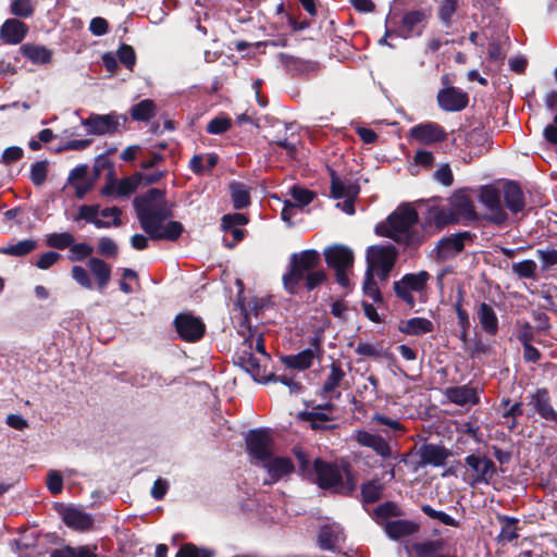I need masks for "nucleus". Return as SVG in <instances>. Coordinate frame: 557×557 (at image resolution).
Listing matches in <instances>:
<instances>
[{
	"label": "nucleus",
	"instance_id": "4be33fe9",
	"mask_svg": "<svg viewBox=\"0 0 557 557\" xmlns=\"http://www.w3.org/2000/svg\"><path fill=\"white\" fill-rule=\"evenodd\" d=\"M324 259L329 268L337 271L351 268L355 257L350 248L343 245H335L324 250Z\"/></svg>",
	"mask_w": 557,
	"mask_h": 557
},
{
	"label": "nucleus",
	"instance_id": "5701e85b",
	"mask_svg": "<svg viewBox=\"0 0 557 557\" xmlns=\"http://www.w3.org/2000/svg\"><path fill=\"white\" fill-rule=\"evenodd\" d=\"M511 48V41L506 30L503 28L493 32L490 38V65L492 63H499L503 66L504 60ZM492 67L490 66V73Z\"/></svg>",
	"mask_w": 557,
	"mask_h": 557
},
{
	"label": "nucleus",
	"instance_id": "f3484780",
	"mask_svg": "<svg viewBox=\"0 0 557 557\" xmlns=\"http://www.w3.org/2000/svg\"><path fill=\"white\" fill-rule=\"evenodd\" d=\"M448 207L456 218V224L470 222L476 219L472 198L465 190L455 191L448 199Z\"/></svg>",
	"mask_w": 557,
	"mask_h": 557
},
{
	"label": "nucleus",
	"instance_id": "a19ab883",
	"mask_svg": "<svg viewBox=\"0 0 557 557\" xmlns=\"http://www.w3.org/2000/svg\"><path fill=\"white\" fill-rule=\"evenodd\" d=\"M384 484L379 479H372L360 486L361 503L374 504L383 497Z\"/></svg>",
	"mask_w": 557,
	"mask_h": 557
},
{
	"label": "nucleus",
	"instance_id": "5fc2aeb1",
	"mask_svg": "<svg viewBox=\"0 0 557 557\" xmlns=\"http://www.w3.org/2000/svg\"><path fill=\"white\" fill-rule=\"evenodd\" d=\"M457 0H442L438 7L437 15L446 27H450L453 15L457 10Z\"/></svg>",
	"mask_w": 557,
	"mask_h": 557
},
{
	"label": "nucleus",
	"instance_id": "4468645a",
	"mask_svg": "<svg viewBox=\"0 0 557 557\" xmlns=\"http://www.w3.org/2000/svg\"><path fill=\"white\" fill-rule=\"evenodd\" d=\"M449 224H456V218L448 205L440 206L435 200H428L426 210L422 216L423 232L428 235V228L435 227L436 231H441Z\"/></svg>",
	"mask_w": 557,
	"mask_h": 557
},
{
	"label": "nucleus",
	"instance_id": "f8f14e48",
	"mask_svg": "<svg viewBox=\"0 0 557 557\" xmlns=\"http://www.w3.org/2000/svg\"><path fill=\"white\" fill-rule=\"evenodd\" d=\"M53 507L67 528L77 532H88L94 529L92 515L84 511L81 507L63 503H55Z\"/></svg>",
	"mask_w": 557,
	"mask_h": 557
},
{
	"label": "nucleus",
	"instance_id": "0e129e2a",
	"mask_svg": "<svg viewBox=\"0 0 557 557\" xmlns=\"http://www.w3.org/2000/svg\"><path fill=\"white\" fill-rule=\"evenodd\" d=\"M456 312L458 317V324L460 326L459 338L463 344H468L470 320L468 312L462 308L460 304H456Z\"/></svg>",
	"mask_w": 557,
	"mask_h": 557
},
{
	"label": "nucleus",
	"instance_id": "4c0bfd02",
	"mask_svg": "<svg viewBox=\"0 0 557 557\" xmlns=\"http://www.w3.org/2000/svg\"><path fill=\"white\" fill-rule=\"evenodd\" d=\"M445 395L449 401L459 406L476 404L479 401L474 388L467 385L448 387L445 391Z\"/></svg>",
	"mask_w": 557,
	"mask_h": 557
},
{
	"label": "nucleus",
	"instance_id": "dca6fc26",
	"mask_svg": "<svg viewBox=\"0 0 557 557\" xmlns=\"http://www.w3.org/2000/svg\"><path fill=\"white\" fill-rule=\"evenodd\" d=\"M409 135L413 140L425 146L442 143L447 138L446 131L436 122L417 124L409 129Z\"/></svg>",
	"mask_w": 557,
	"mask_h": 557
},
{
	"label": "nucleus",
	"instance_id": "473e14b6",
	"mask_svg": "<svg viewBox=\"0 0 557 557\" xmlns=\"http://www.w3.org/2000/svg\"><path fill=\"white\" fill-rule=\"evenodd\" d=\"M297 418L300 421L309 422L310 429L313 431H331L337 428L336 424L326 423L332 421L333 418L329 413L322 411L304 410L298 412Z\"/></svg>",
	"mask_w": 557,
	"mask_h": 557
},
{
	"label": "nucleus",
	"instance_id": "393cba45",
	"mask_svg": "<svg viewBox=\"0 0 557 557\" xmlns=\"http://www.w3.org/2000/svg\"><path fill=\"white\" fill-rule=\"evenodd\" d=\"M28 33V26L18 18H8L0 26V40L7 45L21 44Z\"/></svg>",
	"mask_w": 557,
	"mask_h": 557
},
{
	"label": "nucleus",
	"instance_id": "338daca9",
	"mask_svg": "<svg viewBox=\"0 0 557 557\" xmlns=\"http://www.w3.org/2000/svg\"><path fill=\"white\" fill-rule=\"evenodd\" d=\"M523 414L522 403L518 401L511 405L508 409H505L502 417L506 419L504 423L507 424L509 430H513L517 426L516 419Z\"/></svg>",
	"mask_w": 557,
	"mask_h": 557
},
{
	"label": "nucleus",
	"instance_id": "3c124183",
	"mask_svg": "<svg viewBox=\"0 0 557 557\" xmlns=\"http://www.w3.org/2000/svg\"><path fill=\"white\" fill-rule=\"evenodd\" d=\"M536 269L537 265L535 261L531 259H525L512 264L513 273L517 274L520 278L536 280Z\"/></svg>",
	"mask_w": 557,
	"mask_h": 557
},
{
	"label": "nucleus",
	"instance_id": "8fccbe9b",
	"mask_svg": "<svg viewBox=\"0 0 557 557\" xmlns=\"http://www.w3.org/2000/svg\"><path fill=\"white\" fill-rule=\"evenodd\" d=\"M74 240L75 238L71 233H51L47 235L46 244L48 247L62 250L72 246Z\"/></svg>",
	"mask_w": 557,
	"mask_h": 557
},
{
	"label": "nucleus",
	"instance_id": "79ce46f5",
	"mask_svg": "<svg viewBox=\"0 0 557 557\" xmlns=\"http://www.w3.org/2000/svg\"><path fill=\"white\" fill-rule=\"evenodd\" d=\"M96 550V545H82L77 547L64 545L50 552V557H98Z\"/></svg>",
	"mask_w": 557,
	"mask_h": 557
},
{
	"label": "nucleus",
	"instance_id": "6e6552de",
	"mask_svg": "<svg viewBox=\"0 0 557 557\" xmlns=\"http://www.w3.org/2000/svg\"><path fill=\"white\" fill-rule=\"evenodd\" d=\"M246 451L256 462L265 463L273 457V438L268 429H252L245 435Z\"/></svg>",
	"mask_w": 557,
	"mask_h": 557
},
{
	"label": "nucleus",
	"instance_id": "bf43d9fd",
	"mask_svg": "<svg viewBox=\"0 0 557 557\" xmlns=\"http://www.w3.org/2000/svg\"><path fill=\"white\" fill-rule=\"evenodd\" d=\"M442 548V541H425L414 545V552L419 557H434Z\"/></svg>",
	"mask_w": 557,
	"mask_h": 557
},
{
	"label": "nucleus",
	"instance_id": "1a4fd4ad",
	"mask_svg": "<svg viewBox=\"0 0 557 557\" xmlns=\"http://www.w3.org/2000/svg\"><path fill=\"white\" fill-rule=\"evenodd\" d=\"M398 251L393 245H373L367 250L368 269L376 271L377 275L385 280L395 265Z\"/></svg>",
	"mask_w": 557,
	"mask_h": 557
},
{
	"label": "nucleus",
	"instance_id": "c9c22d12",
	"mask_svg": "<svg viewBox=\"0 0 557 557\" xmlns=\"http://www.w3.org/2000/svg\"><path fill=\"white\" fill-rule=\"evenodd\" d=\"M345 375L346 373L342 369L341 363L333 361L330 366V373L318 395L322 398H327L339 386Z\"/></svg>",
	"mask_w": 557,
	"mask_h": 557
},
{
	"label": "nucleus",
	"instance_id": "ea45409f",
	"mask_svg": "<svg viewBox=\"0 0 557 557\" xmlns=\"http://www.w3.org/2000/svg\"><path fill=\"white\" fill-rule=\"evenodd\" d=\"M430 16L429 12L424 9L412 10L407 12L400 24V30L404 37L410 36L418 25L424 23Z\"/></svg>",
	"mask_w": 557,
	"mask_h": 557
},
{
	"label": "nucleus",
	"instance_id": "a878e982",
	"mask_svg": "<svg viewBox=\"0 0 557 557\" xmlns=\"http://www.w3.org/2000/svg\"><path fill=\"white\" fill-rule=\"evenodd\" d=\"M235 363L249 373L257 382L263 383L268 374L264 366L253 356L250 349H244L236 355Z\"/></svg>",
	"mask_w": 557,
	"mask_h": 557
},
{
	"label": "nucleus",
	"instance_id": "37998d69",
	"mask_svg": "<svg viewBox=\"0 0 557 557\" xmlns=\"http://www.w3.org/2000/svg\"><path fill=\"white\" fill-rule=\"evenodd\" d=\"M157 114V106L151 99H144L134 104L129 110L132 120L137 122H149Z\"/></svg>",
	"mask_w": 557,
	"mask_h": 557
},
{
	"label": "nucleus",
	"instance_id": "cd10ccee",
	"mask_svg": "<svg viewBox=\"0 0 557 557\" xmlns=\"http://www.w3.org/2000/svg\"><path fill=\"white\" fill-rule=\"evenodd\" d=\"M468 236V232H462L440 239L436 244L437 258L445 260L461 252L465 248V238Z\"/></svg>",
	"mask_w": 557,
	"mask_h": 557
},
{
	"label": "nucleus",
	"instance_id": "9b49d317",
	"mask_svg": "<svg viewBox=\"0 0 557 557\" xmlns=\"http://www.w3.org/2000/svg\"><path fill=\"white\" fill-rule=\"evenodd\" d=\"M178 337L186 343L200 342L207 332L206 323L191 312H180L173 320Z\"/></svg>",
	"mask_w": 557,
	"mask_h": 557
},
{
	"label": "nucleus",
	"instance_id": "bb28decb",
	"mask_svg": "<svg viewBox=\"0 0 557 557\" xmlns=\"http://www.w3.org/2000/svg\"><path fill=\"white\" fill-rule=\"evenodd\" d=\"M419 456L421 466L442 467L449 458L450 451L442 445L429 443L421 446Z\"/></svg>",
	"mask_w": 557,
	"mask_h": 557
},
{
	"label": "nucleus",
	"instance_id": "2eb2a0df",
	"mask_svg": "<svg viewBox=\"0 0 557 557\" xmlns=\"http://www.w3.org/2000/svg\"><path fill=\"white\" fill-rule=\"evenodd\" d=\"M82 125L86 127L90 135H111L119 131L120 115L115 112L109 114L91 113L87 119H82Z\"/></svg>",
	"mask_w": 557,
	"mask_h": 557
},
{
	"label": "nucleus",
	"instance_id": "69168bd1",
	"mask_svg": "<svg viewBox=\"0 0 557 557\" xmlns=\"http://www.w3.org/2000/svg\"><path fill=\"white\" fill-rule=\"evenodd\" d=\"M536 257L541 261L542 271H547L552 267L557 264V250L554 248L550 249H537L535 251Z\"/></svg>",
	"mask_w": 557,
	"mask_h": 557
},
{
	"label": "nucleus",
	"instance_id": "7c9ffc66",
	"mask_svg": "<svg viewBox=\"0 0 557 557\" xmlns=\"http://www.w3.org/2000/svg\"><path fill=\"white\" fill-rule=\"evenodd\" d=\"M419 529L418 523L403 519L387 521L384 525V531L387 536L395 541L410 536L417 533Z\"/></svg>",
	"mask_w": 557,
	"mask_h": 557
},
{
	"label": "nucleus",
	"instance_id": "680f3d73",
	"mask_svg": "<svg viewBox=\"0 0 557 557\" xmlns=\"http://www.w3.org/2000/svg\"><path fill=\"white\" fill-rule=\"evenodd\" d=\"M117 58L126 69L133 70L136 64V52L129 45L122 44L117 49Z\"/></svg>",
	"mask_w": 557,
	"mask_h": 557
},
{
	"label": "nucleus",
	"instance_id": "2f4dec72",
	"mask_svg": "<svg viewBox=\"0 0 557 557\" xmlns=\"http://www.w3.org/2000/svg\"><path fill=\"white\" fill-rule=\"evenodd\" d=\"M398 331L405 335L422 336L434 331V324L426 318H411L398 324Z\"/></svg>",
	"mask_w": 557,
	"mask_h": 557
},
{
	"label": "nucleus",
	"instance_id": "a211bd4d",
	"mask_svg": "<svg viewBox=\"0 0 557 557\" xmlns=\"http://www.w3.org/2000/svg\"><path fill=\"white\" fill-rule=\"evenodd\" d=\"M143 182V173L135 172L133 175L128 177L122 178L120 182L112 177V173L110 174L108 182L101 188L100 194L106 197H110L112 195L116 196H129L136 191L140 183Z\"/></svg>",
	"mask_w": 557,
	"mask_h": 557
},
{
	"label": "nucleus",
	"instance_id": "423d86ee",
	"mask_svg": "<svg viewBox=\"0 0 557 557\" xmlns=\"http://www.w3.org/2000/svg\"><path fill=\"white\" fill-rule=\"evenodd\" d=\"M330 178H331V187H330V196L333 199H342L343 202H337L336 207L339 208L346 214L352 215L356 212L355 201L360 193V186L357 182L351 181L350 178L342 180L337 172L327 168Z\"/></svg>",
	"mask_w": 557,
	"mask_h": 557
},
{
	"label": "nucleus",
	"instance_id": "864d4df0",
	"mask_svg": "<svg viewBox=\"0 0 557 557\" xmlns=\"http://www.w3.org/2000/svg\"><path fill=\"white\" fill-rule=\"evenodd\" d=\"M366 296L370 297L375 302L383 301V295L373 277V273L370 270L366 272V278L362 286Z\"/></svg>",
	"mask_w": 557,
	"mask_h": 557
},
{
	"label": "nucleus",
	"instance_id": "412c9836",
	"mask_svg": "<svg viewBox=\"0 0 557 557\" xmlns=\"http://www.w3.org/2000/svg\"><path fill=\"white\" fill-rule=\"evenodd\" d=\"M354 438L360 446L371 448L377 456L384 459L393 456L389 443L379 434H372L366 430H357L354 433Z\"/></svg>",
	"mask_w": 557,
	"mask_h": 557
},
{
	"label": "nucleus",
	"instance_id": "09e8293b",
	"mask_svg": "<svg viewBox=\"0 0 557 557\" xmlns=\"http://www.w3.org/2000/svg\"><path fill=\"white\" fill-rule=\"evenodd\" d=\"M400 516H403L401 510L399 509V507L397 506L396 503L391 502V500L379 505L373 510V519H375L377 522L380 520H386L391 517H400Z\"/></svg>",
	"mask_w": 557,
	"mask_h": 557
},
{
	"label": "nucleus",
	"instance_id": "f03ea898",
	"mask_svg": "<svg viewBox=\"0 0 557 557\" xmlns=\"http://www.w3.org/2000/svg\"><path fill=\"white\" fill-rule=\"evenodd\" d=\"M298 462V474L302 480L315 484L320 490L330 491L342 496H351L357 488L356 475L345 467H341L320 457L312 462L302 448H293Z\"/></svg>",
	"mask_w": 557,
	"mask_h": 557
},
{
	"label": "nucleus",
	"instance_id": "13d9d810",
	"mask_svg": "<svg viewBox=\"0 0 557 557\" xmlns=\"http://www.w3.org/2000/svg\"><path fill=\"white\" fill-rule=\"evenodd\" d=\"M48 175V161L40 160L32 164L30 181L35 186H41Z\"/></svg>",
	"mask_w": 557,
	"mask_h": 557
},
{
	"label": "nucleus",
	"instance_id": "ddd939ff",
	"mask_svg": "<svg viewBox=\"0 0 557 557\" xmlns=\"http://www.w3.org/2000/svg\"><path fill=\"white\" fill-rule=\"evenodd\" d=\"M492 78L496 92V100L493 101V107L495 114L500 115L498 119H495V116L493 119L495 120L496 127H500L506 124L504 115L508 111V104L512 95L511 84L505 74H493Z\"/></svg>",
	"mask_w": 557,
	"mask_h": 557
},
{
	"label": "nucleus",
	"instance_id": "c03bdc74",
	"mask_svg": "<svg viewBox=\"0 0 557 557\" xmlns=\"http://www.w3.org/2000/svg\"><path fill=\"white\" fill-rule=\"evenodd\" d=\"M318 544L323 550L335 552L338 544V532L332 525H322L318 534Z\"/></svg>",
	"mask_w": 557,
	"mask_h": 557
},
{
	"label": "nucleus",
	"instance_id": "9d476101",
	"mask_svg": "<svg viewBox=\"0 0 557 557\" xmlns=\"http://www.w3.org/2000/svg\"><path fill=\"white\" fill-rule=\"evenodd\" d=\"M323 355L322 335L315 334L309 339V348L296 355L282 356L281 360L289 369L305 371L311 368L314 359L321 361Z\"/></svg>",
	"mask_w": 557,
	"mask_h": 557
},
{
	"label": "nucleus",
	"instance_id": "052dcab7",
	"mask_svg": "<svg viewBox=\"0 0 557 557\" xmlns=\"http://www.w3.org/2000/svg\"><path fill=\"white\" fill-rule=\"evenodd\" d=\"M232 126V120L228 116H215L206 126L208 134L221 135L227 132Z\"/></svg>",
	"mask_w": 557,
	"mask_h": 557
},
{
	"label": "nucleus",
	"instance_id": "603ef678",
	"mask_svg": "<svg viewBox=\"0 0 557 557\" xmlns=\"http://www.w3.org/2000/svg\"><path fill=\"white\" fill-rule=\"evenodd\" d=\"M214 552L205 548V547H198L193 543H185L183 544L180 549L177 550L175 557H213Z\"/></svg>",
	"mask_w": 557,
	"mask_h": 557
},
{
	"label": "nucleus",
	"instance_id": "c756f323",
	"mask_svg": "<svg viewBox=\"0 0 557 557\" xmlns=\"http://www.w3.org/2000/svg\"><path fill=\"white\" fill-rule=\"evenodd\" d=\"M280 60L293 74L310 75L318 73L320 70V64L317 61L304 60L283 52L280 53Z\"/></svg>",
	"mask_w": 557,
	"mask_h": 557
},
{
	"label": "nucleus",
	"instance_id": "72a5a7b5",
	"mask_svg": "<svg viewBox=\"0 0 557 557\" xmlns=\"http://www.w3.org/2000/svg\"><path fill=\"white\" fill-rule=\"evenodd\" d=\"M20 53L37 65L48 64L52 60V50L41 45L24 44L20 47Z\"/></svg>",
	"mask_w": 557,
	"mask_h": 557
},
{
	"label": "nucleus",
	"instance_id": "6e6d98bb",
	"mask_svg": "<svg viewBox=\"0 0 557 557\" xmlns=\"http://www.w3.org/2000/svg\"><path fill=\"white\" fill-rule=\"evenodd\" d=\"M269 382H275V383L278 382V383L286 385L289 388L290 394H298L299 392H301V389L304 387L301 385V383L296 382L292 376H289L287 374L276 375V374L270 372L267 374L263 383H269Z\"/></svg>",
	"mask_w": 557,
	"mask_h": 557
},
{
	"label": "nucleus",
	"instance_id": "b1692460",
	"mask_svg": "<svg viewBox=\"0 0 557 557\" xmlns=\"http://www.w3.org/2000/svg\"><path fill=\"white\" fill-rule=\"evenodd\" d=\"M529 405L541 418L557 423V411L552 406L547 388H537L531 394Z\"/></svg>",
	"mask_w": 557,
	"mask_h": 557
},
{
	"label": "nucleus",
	"instance_id": "e433bc0d",
	"mask_svg": "<svg viewBox=\"0 0 557 557\" xmlns=\"http://www.w3.org/2000/svg\"><path fill=\"white\" fill-rule=\"evenodd\" d=\"M88 268L96 278L97 287L103 292L111 278V268L102 259L92 257L88 260Z\"/></svg>",
	"mask_w": 557,
	"mask_h": 557
},
{
	"label": "nucleus",
	"instance_id": "a18cd8bd",
	"mask_svg": "<svg viewBox=\"0 0 557 557\" xmlns=\"http://www.w3.org/2000/svg\"><path fill=\"white\" fill-rule=\"evenodd\" d=\"M37 247V243L34 239H24L18 242L17 244L10 245L8 247H3L0 249V253L14 256V257H24L35 250Z\"/></svg>",
	"mask_w": 557,
	"mask_h": 557
},
{
	"label": "nucleus",
	"instance_id": "c85d7f7f",
	"mask_svg": "<svg viewBox=\"0 0 557 557\" xmlns=\"http://www.w3.org/2000/svg\"><path fill=\"white\" fill-rule=\"evenodd\" d=\"M264 467L270 475V480L264 481L265 484L276 483L283 476L289 475L295 471V466L289 457H272L264 463Z\"/></svg>",
	"mask_w": 557,
	"mask_h": 557
},
{
	"label": "nucleus",
	"instance_id": "aec40b11",
	"mask_svg": "<svg viewBox=\"0 0 557 557\" xmlns=\"http://www.w3.org/2000/svg\"><path fill=\"white\" fill-rule=\"evenodd\" d=\"M465 481L474 486L478 483H487V456L471 454L466 457Z\"/></svg>",
	"mask_w": 557,
	"mask_h": 557
},
{
	"label": "nucleus",
	"instance_id": "20e7f679",
	"mask_svg": "<svg viewBox=\"0 0 557 557\" xmlns=\"http://www.w3.org/2000/svg\"><path fill=\"white\" fill-rule=\"evenodd\" d=\"M418 222L417 210L411 205L404 203L387 216L385 223L375 226V234L391 238L405 250H417L428 238L422 224L417 227Z\"/></svg>",
	"mask_w": 557,
	"mask_h": 557
},
{
	"label": "nucleus",
	"instance_id": "e2e57ef3",
	"mask_svg": "<svg viewBox=\"0 0 557 557\" xmlns=\"http://www.w3.org/2000/svg\"><path fill=\"white\" fill-rule=\"evenodd\" d=\"M249 219L246 214L243 213H228L224 214L221 219V227L224 232H227L232 227H236L237 225H246L248 224Z\"/></svg>",
	"mask_w": 557,
	"mask_h": 557
},
{
	"label": "nucleus",
	"instance_id": "4d7b16f0",
	"mask_svg": "<svg viewBox=\"0 0 557 557\" xmlns=\"http://www.w3.org/2000/svg\"><path fill=\"white\" fill-rule=\"evenodd\" d=\"M10 12L16 17L27 18L34 14L35 8L32 0H12Z\"/></svg>",
	"mask_w": 557,
	"mask_h": 557
},
{
	"label": "nucleus",
	"instance_id": "de8ad7c7",
	"mask_svg": "<svg viewBox=\"0 0 557 557\" xmlns=\"http://www.w3.org/2000/svg\"><path fill=\"white\" fill-rule=\"evenodd\" d=\"M430 278V274L426 271H420L419 273L405 274L401 280L412 292H422Z\"/></svg>",
	"mask_w": 557,
	"mask_h": 557
},
{
	"label": "nucleus",
	"instance_id": "7ed1b4c3",
	"mask_svg": "<svg viewBox=\"0 0 557 557\" xmlns=\"http://www.w3.org/2000/svg\"><path fill=\"white\" fill-rule=\"evenodd\" d=\"M321 256L315 249H306L294 252L282 276L285 292L289 295H297L304 287L312 292L327 281V274L320 269Z\"/></svg>",
	"mask_w": 557,
	"mask_h": 557
},
{
	"label": "nucleus",
	"instance_id": "6ab92c4d",
	"mask_svg": "<svg viewBox=\"0 0 557 557\" xmlns=\"http://www.w3.org/2000/svg\"><path fill=\"white\" fill-rule=\"evenodd\" d=\"M436 98L438 107L446 112L461 111L469 102L468 94L456 87H444Z\"/></svg>",
	"mask_w": 557,
	"mask_h": 557
},
{
	"label": "nucleus",
	"instance_id": "0eeeda50",
	"mask_svg": "<svg viewBox=\"0 0 557 557\" xmlns=\"http://www.w3.org/2000/svg\"><path fill=\"white\" fill-rule=\"evenodd\" d=\"M122 210L119 207H110L100 210V205H82L74 221L84 220L94 224L97 228L119 227L122 225Z\"/></svg>",
	"mask_w": 557,
	"mask_h": 557
},
{
	"label": "nucleus",
	"instance_id": "f257e3e1",
	"mask_svg": "<svg viewBox=\"0 0 557 557\" xmlns=\"http://www.w3.org/2000/svg\"><path fill=\"white\" fill-rule=\"evenodd\" d=\"M133 206L140 227L151 240L176 242L184 232L178 221H164L172 216V211L165 207V190L150 188L145 194L134 198Z\"/></svg>",
	"mask_w": 557,
	"mask_h": 557
},
{
	"label": "nucleus",
	"instance_id": "f704fd0d",
	"mask_svg": "<svg viewBox=\"0 0 557 557\" xmlns=\"http://www.w3.org/2000/svg\"><path fill=\"white\" fill-rule=\"evenodd\" d=\"M496 518L499 524V532L495 539L497 543L505 544L518 539L519 519L500 515H497Z\"/></svg>",
	"mask_w": 557,
	"mask_h": 557
},
{
	"label": "nucleus",
	"instance_id": "58836bf2",
	"mask_svg": "<svg viewBox=\"0 0 557 557\" xmlns=\"http://www.w3.org/2000/svg\"><path fill=\"white\" fill-rule=\"evenodd\" d=\"M228 190L231 194L233 207L236 210H242L250 206V191L244 183L232 181L228 184Z\"/></svg>",
	"mask_w": 557,
	"mask_h": 557
},
{
	"label": "nucleus",
	"instance_id": "49530a36",
	"mask_svg": "<svg viewBox=\"0 0 557 557\" xmlns=\"http://www.w3.org/2000/svg\"><path fill=\"white\" fill-rule=\"evenodd\" d=\"M289 195L295 201L294 205L297 206V209L308 206L317 197V194L313 190L298 185H294L290 188Z\"/></svg>",
	"mask_w": 557,
	"mask_h": 557
},
{
	"label": "nucleus",
	"instance_id": "774afa93",
	"mask_svg": "<svg viewBox=\"0 0 557 557\" xmlns=\"http://www.w3.org/2000/svg\"><path fill=\"white\" fill-rule=\"evenodd\" d=\"M47 488L52 495L62 493L63 478L57 470H50L47 474Z\"/></svg>",
	"mask_w": 557,
	"mask_h": 557
},
{
	"label": "nucleus",
	"instance_id": "39448f33",
	"mask_svg": "<svg viewBox=\"0 0 557 557\" xmlns=\"http://www.w3.org/2000/svg\"><path fill=\"white\" fill-rule=\"evenodd\" d=\"M524 208L525 197L519 183L505 180L499 185L490 184V224L505 227L509 219L506 209L515 215Z\"/></svg>",
	"mask_w": 557,
	"mask_h": 557
}]
</instances>
